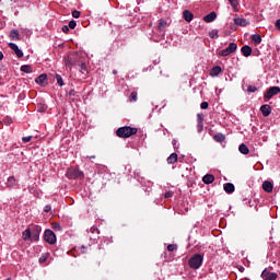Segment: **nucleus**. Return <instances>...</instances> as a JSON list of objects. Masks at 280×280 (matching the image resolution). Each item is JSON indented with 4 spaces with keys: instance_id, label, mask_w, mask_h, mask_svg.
<instances>
[{
    "instance_id": "obj_6",
    "label": "nucleus",
    "mask_w": 280,
    "mask_h": 280,
    "mask_svg": "<svg viewBox=\"0 0 280 280\" xmlns=\"http://www.w3.org/2000/svg\"><path fill=\"white\" fill-rule=\"evenodd\" d=\"M44 240L48 244H56V233H54L51 230H46L44 232Z\"/></svg>"
},
{
    "instance_id": "obj_44",
    "label": "nucleus",
    "mask_w": 280,
    "mask_h": 280,
    "mask_svg": "<svg viewBox=\"0 0 280 280\" xmlns=\"http://www.w3.org/2000/svg\"><path fill=\"white\" fill-rule=\"evenodd\" d=\"M72 16L73 19H80V11L78 10L72 11Z\"/></svg>"
},
{
    "instance_id": "obj_18",
    "label": "nucleus",
    "mask_w": 280,
    "mask_h": 280,
    "mask_svg": "<svg viewBox=\"0 0 280 280\" xmlns=\"http://www.w3.org/2000/svg\"><path fill=\"white\" fill-rule=\"evenodd\" d=\"M214 180H215V176L211 174H207L202 177V182L205 183V185H211V183H213Z\"/></svg>"
},
{
    "instance_id": "obj_16",
    "label": "nucleus",
    "mask_w": 280,
    "mask_h": 280,
    "mask_svg": "<svg viewBox=\"0 0 280 280\" xmlns=\"http://www.w3.org/2000/svg\"><path fill=\"white\" fill-rule=\"evenodd\" d=\"M35 82L40 84V86H45V84H47V74H40L35 79Z\"/></svg>"
},
{
    "instance_id": "obj_2",
    "label": "nucleus",
    "mask_w": 280,
    "mask_h": 280,
    "mask_svg": "<svg viewBox=\"0 0 280 280\" xmlns=\"http://www.w3.org/2000/svg\"><path fill=\"white\" fill-rule=\"evenodd\" d=\"M138 129L130 126L120 127L116 130V136L119 137V139H130L133 135H137Z\"/></svg>"
},
{
    "instance_id": "obj_39",
    "label": "nucleus",
    "mask_w": 280,
    "mask_h": 280,
    "mask_svg": "<svg viewBox=\"0 0 280 280\" xmlns=\"http://www.w3.org/2000/svg\"><path fill=\"white\" fill-rule=\"evenodd\" d=\"M47 257H49V254L43 255V256L39 258V264H45V262L47 261Z\"/></svg>"
},
{
    "instance_id": "obj_19",
    "label": "nucleus",
    "mask_w": 280,
    "mask_h": 280,
    "mask_svg": "<svg viewBox=\"0 0 280 280\" xmlns=\"http://www.w3.org/2000/svg\"><path fill=\"white\" fill-rule=\"evenodd\" d=\"M22 238L24 242H28V240L32 241V230L31 228H27L23 233H22Z\"/></svg>"
},
{
    "instance_id": "obj_15",
    "label": "nucleus",
    "mask_w": 280,
    "mask_h": 280,
    "mask_svg": "<svg viewBox=\"0 0 280 280\" xmlns=\"http://www.w3.org/2000/svg\"><path fill=\"white\" fill-rule=\"evenodd\" d=\"M260 113H262L264 117H268L270 113H272V108L270 107V105H261Z\"/></svg>"
},
{
    "instance_id": "obj_29",
    "label": "nucleus",
    "mask_w": 280,
    "mask_h": 280,
    "mask_svg": "<svg viewBox=\"0 0 280 280\" xmlns=\"http://www.w3.org/2000/svg\"><path fill=\"white\" fill-rule=\"evenodd\" d=\"M210 38H220V35L218 34V30H212L209 32Z\"/></svg>"
},
{
    "instance_id": "obj_25",
    "label": "nucleus",
    "mask_w": 280,
    "mask_h": 280,
    "mask_svg": "<svg viewBox=\"0 0 280 280\" xmlns=\"http://www.w3.org/2000/svg\"><path fill=\"white\" fill-rule=\"evenodd\" d=\"M238 151L241 152V154H248L250 152V150L248 149V145L242 143L238 147Z\"/></svg>"
},
{
    "instance_id": "obj_8",
    "label": "nucleus",
    "mask_w": 280,
    "mask_h": 280,
    "mask_svg": "<svg viewBox=\"0 0 280 280\" xmlns=\"http://www.w3.org/2000/svg\"><path fill=\"white\" fill-rule=\"evenodd\" d=\"M277 277H279V275H277V272H270V271H268V269H265L261 272V278L264 280H277Z\"/></svg>"
},
{
    "instance_id": "obj_14",
    "label": "nucleus",
    "mask_w": 280,
    "mask_h": 280,
    "mask_svg": "<svg viewBox=\"0 0 280 280\" xmlns=\"http://www.w3.org/2000/svg\"><path fill=\"white\" fill-rule=\"evenodd\" d=\"M222 73V67L215 66L210 70L211 78H218L219 74Z\"/></svg>"
},
{
    "instance_id": "obj_38",
    "label": "nucleus",
    "mask_w": 280,
    "mask_h": 280,
    "mask_svg": "<svg viewBox=\"0 0 280 280\" xmlns=\"http://www.w3.org/2000/svg\"><path fill=\"white\" fill-rule=\"evenodd\" d=\"M129 101L130 102H137V92H131V94L129 96Z\"/></svg>"
},
{
    "instance_id": "obj_7",
    "label": "nucleus",
    "mask_w": 280,
    "mask_h": 280,
    "mask_svg": "<svg viewBox=\"0 0 280 280\" xmlns=\"http://www.w3.org/2000/svg\"><path fill=\"white\" fill-rule=\"evenodd\" d=\"M280 93V88L279 86H271L267 90L265 94V100H272L275 95H279Z\"/></svg>"
},
{
    "instance_id": "obj_51",
    "label": "nucleus",
    "mask_w": 280,
    "mask_h": 280,
    "mask_svg": "<svg viewBox=\"0 0 280 280\" xmlns=\"http://www.w3.org/2000/svg\"><path fill=\"white\" fill-rule=\"evenodd\" d=\"M173 147L176 148V140H173Z\"/></svg>"
},
{
    "instance_id": "obj_31",
    "label": "nucleus",
    "mask_w": 280,
    "mask_h": 280,
    "mask_svg": "<svg viewBox=\"0 0 280 280\" xmlns=\"http://www.w3.org/2000/svg\"><path fill=\"white\" fill-rule=\"evenodd\" d=\"M56 80L59 86H65V81L62 80V77L60 74L56 75Z\"/></svg>"
},
{
    "instance_id": "obj_35",
    "label": "nucleus",
    "mask_w": 280,
    "mask_h": 280,
    "mask_svg": "<svg viewBox=\"0 0 280 280\" xmlns=\"http://www.w3.org/2000/svg\"><path fill=\"white\" fill-rule=\"evenodd\" d=\"M205 116L202 114H197V124H203Z\"/></svg>"
},
{
    "instance_id": "obj_1",
    "label": "nucleus",
    "mask_w": 280,
    "mask_h": 280,
    "mask_svg": "<svg viewBox=\"0 0 280 280\" xmlns=\"http://www.w3.org/2000/svg\"><path fill=\"white\" fill-rule=\"evenodd\" d=\"M65 67L66 69H73V67L80 65L82 62V56L78 52H70L67 57H65Z\"/></svg>"
},
{
    "instance_id": "obj_48",
    "label": "nucleus",
    "mask_w": 280,
    "mask_h": 280,
    "mask_svg": "<svg viewBox=\"0 0 280 280\" xmlns=\"http://www.w3.org/2000/svg\"><path fill=\"white\" fill-rule=\"evenodd\" d=\"M164 198H172V192L171 191L165 192Z\"/></svg>"
},
{
    "instance_id": "obj_37",
    "label": "nucleus",
    "mask_w": 280,
    "mask_h": 280,
    "mask_svg": "<svg viewBox=\"0 0 280 280\" xmlns=\"http://www.w3.org/2000/svg\"><path fill=\"white\" fill-rule=\"evenodd\" d=\"M75 25H78V23L75 22V20H72L69 22L68 27H70V30H75Z\"/></svg>"
},
{
    "instance_id": "obj_3",
    "label": "nucleus",
    "mask_w": 280,
    "mask_h": 280,
    "mask_svg": "<svg viewBox=\"0 0 280 280\" xmlns=\"http://www.w3.org/2000/svg\"><path fill=\"white\" fill-rule=\"evenodd\" d=\"M203 257L200 254H196L188 260V266L192 268V270H198L200 266H202Z\"/></svg>"
},
{
    "instance_id": "obj_5",
    "label": "nucleus",
    "mask_w": 280,
    "mask_h": 280,
    "mask_svg": "<svg viewBox=\"0 0 280 280\" xmlns=\"http://www.w3.org/2000/svg\"><path fill=\"white\" fill-rule=\"evenodd\" d=\"M31 242H38L40 240V226L32 225L31 228Z\"/></svg>"
},
{
    "instance_id": "obj_41",
    "label": "nucleus",
    "mask_w": 280,
    "mask_h": 280,
    "mask_svg": "<svg viewBox=\"0 0 280 280\" xmlns=\"http://www.w3.org/2000/svg\"><path fill=\"white\" fill-rule=\"evenodd\" d=\"M203 128H205L203 122H197V130H198V132H202Z\"/></svg>"
},
{
    "instance_id": "obj_9",
    "label": "nucleus",
    "mask_w": 280,
    "mask_h": 280,
    "mask_svg": "<svg viewBox=\"0 0 280 280\" xmlns=\"http://www.w3.org/2000/svg\"><path fill=\"white\" fill-rule=\"evenodd\" d=\"M10 49L14 51V54L18 56V58H23V50L19 49V46L14 43L9 44Z\"/></svg>"
},
{
    "instance_id": "obj_27",
    "label": "nucleus",
    "mask_w": 280,
    "mask_h": 280,
    "mask_svg": "<svg viewBox=\"0 0 280 280\" xmlns=\"http://www.w3.org/2000/svg\"><path fill=\"white\" fill-rule=\"evenodd\" d=\"M20 70L23 72V73H32V66L30 65H23L21 66Z\"/></svg>"
},
{
    "instance_id": "obj_43",
    "label": "nucleus",
    "mask_w": 280,
    "mask_h": 280,
    "mask_svg": "<svg viewBox=\"0 0 280 280\" xmlns=\"http://www.w3.org/2000/svg\"><path fill=\"white\" fill-rule=\"evenodd\" d=\"M22 141L23 143H30V141H32V136L23 137Z\"/></svg>"
},
{
    "instance_id": "obj_30",
    "label": "nucleus",
    "mask_w": 280,
    "mask_h": 280,
    "mask_svg": "<svg viewBox=\"0 0 280 280\" xmlns=\"http://www.w3.org/2000/svg\"><path fill=\"white\" fill-rule=\"evenodd\" d=\"M177 248H178V245H176V244L167 245L168 253H174V250H177Z\"/></svg>"
},
{
    "instance_id": "obj_33",
    "label": "nucleus",
    "mask_w": 280,
    "mask_h": 280,
    "mask_svg": "<svg viewBox=\"0 0 280 280\" xmlns=\"http://www.w3.org/2000/svg\"><path fill=\"white\" fill-rule=\"evenodd\" d=\"M80 68H81V73H86V63H84V61H82L79 63Z\"/></svg>"
},
{
    "instance_id": "obj_49",
    "label": "nucleus",
    "mask_w": 280,
    "mask_h": 280,
    "mask_svg": "<svg viewBox=\"0 0 280 280\" xmlns=\"http://www.w3.org/2000/svg\"><path fill=\"white\" fill-rule=\"evenodd\" d=\"M81 250H82V253H86V247L82 246Z\"/></svg>"
},
{
    "instance_id": "obj_54",
    "label": "nucleus",
    "mask_w": 280,
    "mask_h": 280,
    "mask_svg": "<svg viewBox=\"0 0 280 280\" xmlns=\"http://www.w3.org/2000/svg\"><path fill=\"white\" fill-rule=\"evenodd\" d=\"M240 270H241V272H244V267H241Z\"/></svg>"
},
{
    "instance_id": "obj_47",
    "label": "nucleus",
    "mask_w": 280,
    "mask_h": 280,
    "mask_svg": "<svg viewBox=\"0 0 280 280\" xmlns=\"http://www.w3.org/2000/svg\"><path fill=\"white\" fill-rule=\"evenodd\" d=\"M62 32H63L65 34H67V32H69V26H67V25L62 26Z\"/></svg>"
},
{
    "instance_id": "obj_40",
    "label": "nucleus",
    "mask_w": 280,
    "mask_h": 280,
    "mask_svg": "<svg viewBox=\"0 0 280 280\" xmlns=\"http://www.w3.org/2000/svg\"><path fill=\"white\" fill-rule=\"evenodd\" d=\"M247 91H248V93H255V92L257 91V86H255V85H249V86L247 88Z\"/></svg>"
},
{
    "instance_id": "obj_53",
    "label": "nucleus",
    "mask_w": 280,
    "mask_h": 280,
    "mask_svg": "<svg viewBox=\"0 0 280 280\" xmlns=\"http://www.w3.org/2000/svg\"><path fill=\"white\" fill-rule=\"evenodd\" d=\"M113 73H114V75H117V70H114Z\"/></svg>"
},
{
    "instance_id": "obj_50",
    "label": "nucleus",
    "mask_w": 280,
    "mask_h": 280,
    "mask_svg": "<svg viewBox=\"0 0 280 280\" xmlns=\"http://www.w3.org/2000/svg\"><path fill=\"white\" fill-rule=\"evenodd\" d=\"M0 60H3V52L0 51Z\"/></svg>"
},
{
    "instance_id": "obj_4",
    "label": "nucleus",
    "mask_w": 280,
    "mask_h": 280,
    "mask_svg": "<svg viewBox=\"0 0 280 280\" xmlns=\"http://www.w3.org/2000/svg\"><path fill=\"white\" fill-rule=\"evenodd\" d=\"M235 51H237V44L230 43V45L225 49L219 51V56H231V54H235Z\"/></svg>"
},
{
    "instance_id": "obj_46",
    "label": "nucleus",
    "mask_w": 280,
    "mask_h": 280,
    "mask_svg": "<svg viewBox=\"0 0 280 280\" xmlns=\"http://www.w3.org/2000/svg\"><path fill=\"white\" fill-rule=\"evenodd\" d=\"M275 25H276V27H277V28L279 30V32H280V19H278V20L276 21Z\"/></svg>"
},
{
    "instance_id": "obj_26",
    "label": "nucleus",
    "mask_w": 280,
    "mask_h": 280,
    "mask_svg": "<svg viewBox=\"0 0 280 280\" xmlns=\"http://www.w3.org/2000/svg\"><path fill=\"white\" fill-rule=\"evenodd\" d=\"M252 40H253L256 45H261V35H259V34H254V35H252Z\"/></svg>"
},
{
    "instance_id": "obj_42",
    "label": "nucleus",
    "mask_w": 280,
    "mask_h": 280,
    "mask_svg": "<svg viewBox=\"0 0 280 280\" xmlns=\"http://www.w3.org/2000/svg\"><path fill=\"white\" fill-rule=\"evenodd\" d=\"M200 108H202V110H207V108H209V103L208 102H202L200 104Z\"/></svg>"
},
{
    "instance_id": "obj_10",
    "label": "nucleus",
    "mask_w": 280,
    "mask_h": 280,
    "mask_svg": "<svg viewBox=\"0 0 280 280\" xmlns=\"http://www.w3.org/2000/svg\"><path fill=\"white\" fill-rule=\"evenodd\" d=\"M234 23L235 25H240V27H246V25H250V22L244 18H235Z\"/></svg>"
},
{
    "instance_id": "obj_17",
    "label": "nucleus",
    "mask_w": 280,
    "mask_h": 280,
    "mask_svg": "<svg viewBox=\"0 0 280 280\" xmlns=\"http://www.w3.org/2000/svg\"><path fill=\"white\" fill-rule=\"evenodd\" d=\"M262 189L264 191H266L267 194H272V189H273V186H272V183L266 180L262 183Z\"/></svg>"
},
{
    "instance_id": "obj_12",
    "label": "nucleus",
    "mask_w": 280,
    "mask_h": 280,
    "mask_svg": "<svg viewBox=\"0 0 280 280\" xmlns=\"http://www.w3.org/2000/svg\"><path fill=\"white\" fill-rule=\"evenodd\" d=\"M241 52L245 58H248L253 54V48L248 45H245L241 48Z\"/></svg>"
},
{
    "instance_id": "obj_11",
    "label": "nucleus",
    "mask_w": 280,
    "mask_h": 280,
    "mask_svg": "<svg viewBox=\"0 0 280 280\" xmlns=\"http://www.w3.org/2000/svg\"><path fill=\"white\" fill-rule=\"evenodd\" d=\"M214 19H218V14L215 13V11H212L203 16L205 23H213Z\"/></svg>"
},
{
    "instance_id": "obj_24",
    "label": "nucleus",
    "mask_w": 280,
    "mask_h": 280,
    "mask_svg": "<svg viewBox=\"0 0 280 280\" xmlns=\"http://www.w3.org/2000/svg\"><path fill=\"white\" fill-rule=\"evenodd\" d=\"M167 25H170V24H167V21H165V20H159L158 30H159L160 32H164V31H165V27H167Z\"/></svg>"
},
{
    "instance_id": "obj_28",
    "label": "nucleus",
    "mask_w": 280,
    "mask_h": 280,
    "mask_svg": "<svg viewBox=\"0 0 280 280\" xmlns=\"http://www.w3.org/2000/svg\"><path fill=\"white\" fill-rule=\"evenodd\" d=\"M10 36H11V38H12L13 40H20V39H21V38L19 37V31H16V30L11 31Z\"/></svg>"
},
{
    "instance_id": "obj_13",
    "label": "nucleus",
    "mask_w": 280,
    "mask_h": 280,
    "mask_svg": "<svg viewBox=\"0 0 280 280\" xmlns=\"http://www.w3.org/2000/svg\"><path fill=\"white\" fill-rule=\"evenodd\" d=\"M183 16L187 23H191V21H194V13H191V11H189V10H184Z\"/></svg>"
},
{
    "instance_id": "obj_34",
    "label": "nucleus",
    "mask_w": 280,
    "mask_h": 280,
    "mask_svg": "<svg viewBox=\"0 0 280 280\" xmlns=\"http://www.w3.org/2000/svg\"><path fill=\"white\" fill-rule=\"evenodd\" d=\"M73 174H74V178H82V176H84V173L78 170L73 171Z\"/></svg>"
},
{
    "instance_id": "obj_21",
    "label": "nucleus",
    "mask_w": 280,
    "mask_h": 280,
    "mask_svg": "<svg viewBox=\"0 0 280 280\" xmlns=\"http://www.w3.org/2000/svg\"><path fill=\"white\" fill-rule=\"evenodd\" d=\"M213 139L217 143H224V141H226V136H224V133H217L213 136Z\"/></svg>"
},
{
    "instance_id": "obj_52",
    "label": "nucleus",
    "mask_w": 280,
    "mask_h": 280,
    "mask_svg": "<svg viewBox=\"0 0 280 280\" xmlns=\"http://www.w3.org/2000/svg\"><path fill=\"white\" fill-rule=\"evenodd\" d=\"M88 159H95V155H90L88 156Z\"/></svg>"
},
{
    "instance_id": "obj_45",
    "label": "nucleus",
    "mask_w": 280,
    "mask_h": 280,
    "mask_svg": "<svg viewBox=\"0 0 280 280\" xmlns=\"http://www.w3.org/2000/svg\"><path fill=\"white\" fill-rule=\"evenodd\" d=\"M44 211L45 213H49V211H51V206L50 205L45 206Z\"/></svg>"
},
{
    "instance_id": "obj_23",
    "label": "nucleus",
    "mask_w": 280,
    "mask_h": 280,
    "mask_svg": "<svg viewBox=\"0 0 280 280\" xmlns=\"http://www.w3.org/2000/svg\"><path fill=\"white\" fill-rule=\"evenodd\" d=\"M167 163L168 165H174V163H176L178 161V154L177 153H172L168 158H167Z\"/></svg>"
},
{
    "instance_id": "obj_32",
    "label": "nucleus",
    "mask_w": 280,
    "mask_h": 280,
    "mask_svg": "<svg viewBox=\"0 0 280 280\" xmlns=\"http://www.w3.org/2000/svg\"><path fill=\"white\" fill-rule=\"evenodd\" d=\"M229 3L232 5L233 10H237L238 1L237 0H228Z\"/></svg>"
},
{
    "instance_id": "obj_22",
    "label": "nucleus",
    "mask_w": 280,
    "mask_h": 280,
    "mask_svg": "<svg viewBox=\"0 0 280 280\" xmlns=\"http://www.w3.org/2000/svg\"><path fill=\"white\" fill-rule=\"evenodd\" d=\"M7 187L9 189H12L13 187H16V178H14V176H10L8 179H7Z\"/></svg>"
},
{
    "instance_id": "obj_36",
    "label": "nucleus",
    "mask_w": 280,
    "mask_h": 280,
    "mask_svg": "<svg viewBox=\"0 0 280 280\" xmlns=\"http://www.w3.org/2000/svg\"><path fill=\"white\" fill-rule=\"evenodd\" d=\"M54 231H62V225L60 223H52Z\"/></svg>"
},
{
    "instance_id": "obj_20",
    "label": "nucleus",
    "mask_w": 280,
    "mask_h": 280,
    "mask_svg": "<svg viewBox=\"0 0 280 280\" xmlns=\"http://www.w3.org/2000/svg\"><path fill=\"white\" fill-rule=\"evenodd\" d=\"M223 189L226 194H233V191H235V185L226 183L223 185Z\"/></svg>"
}]
</instances>
